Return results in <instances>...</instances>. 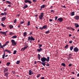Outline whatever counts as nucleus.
<instances>
[{
	"mask_svg": "<svg viewBox=\"0 0 79 79\" xmlns=\"http://www.w3.org/2000/svg\"><path fill=\"white\" fill-rule=\"evenodd\" d=\"M5 52H8L9 54L11 53V51H10V50L6 49H5Z\"/></svg>",
	"mask_w": 79,
	"mask_h": 79,
	"instance_id": "17",
	"label": "nucleus"
},
{
	"mask_svg": "<svg viewBox=\"0 0 79 79\" xmlns=\"http://www.w3.org/2000/svg\"><path fill=\"white\" fill-rule=\"evenodd\" d=\"M38 58H39V60H40V55L39 54H38Z\"/></svg>",
	"mask_w": 79,
	"mask_h": 79,
	"instance_id": "28",
	"label": "nucleus"
},
{
	"mask_svg": "<svg viewBox=\"0 0 79 79\" xmlns=\"http://www.w3.org/2000/svg\"><path fill=\"white\" fill-rule=\"evenodd\" d=\"M45 79V78L44 77H43L40 79Z\"/></svg>",
	"mask_w": 79,
	"mask_h": 79,
	"instance_id": "63",
	"label": "nucleus"
},
{
	"mask_svg": "<svg viewBox=\"0 0 79 79\" xmlns=\"http://www.w3.org/2000/svg\"><path fill=\"white\" fill-rule=\"evenodd\" d=\"M9 27H10V29H12V28H13V26L12 25H9Z\"/></svg>",
	"mask_w": 79,
	"mask_h": 79,
	"instance_id": "27",
	"label": "nucleus"
},
{
	"mask_svg": "<svg viewBox=\"0 0 79 79\" xmlns=\"http://www.w3.org/2000/svg\"><path fill=\"white\" fill-rule=\"evenodd\" d=\"M40 77V76L39 75H37V78H39V77Z\"/></svg>",
	"mask_w": 79,
	"mask_h": 79,
	"instance_id": "62",
	"label": "nucleus"
},
{
	"mask_svg": "<svg viewBox=\"0 0 79 79\" xmlns=\"http://www.w3.org/2000/svg\"><path fill=\"white\" fill-rule=\"evenodd\" d=\"M41 60L42 63H45V61H46L47 62H49L50 61V57H47V59L45 57H42L41 58Z\"/></svg>",
	"mask_w": 79,
	"mask_h": 79,
	"instance_id": "1",
	"label": "nucleus"
},
{
	"mask_svg": "<svg viewBox=\"0 0 79 79\" xmlns=\"http://www.w3.org/2000/svg\"><path fill=\"white\" fill-rule=\"evenodd\" d=\"M24 2L25 3H29L30 4L32 3V2L29 0H25Z\"/></svg>",
	"mask_w": 79,
	"mask_h": 79,
	"instance_id": "7",
	"label": "nucleus"
},
{
	"mask_svg": "<svg viewBox=\"0 0 79 79\" xmlns=\"http://www.w3.org/2000/svg\"><path fill=\"white\" fill-rule=\"evenodd\" d=\"M6 10H7V9H6H6L4 10V11H6Z\"/></svg>",
	"mask_w": 79,
	"mask_h": 79,
	"instance_id": "56",
	"label": "nucleus"
},
{
	"mask_svg": "<svg viewBox=\"0 0 79 79\" xmlns=\"http://www.w3.org/2000/svg\"><path fill=\"white\" fill-rule=\"evenodd\" d=\"M5 54H3V55H2V58H3V59H4L5 58Z\"/></svg>",
	"mask_w": 79,
	"mask_h": 79,
	"instance_id": "41",
	"label": "nucleus"
},
{
	"mask_svg": "<svg viewBox=\"0 0 79 79\" xmlns=\"http://www.w3.org/2000/svg\"><path fill=\"white\" fill-rule=\"evenodd\" d=\"M49 21H50L52 22V21H53V19H49Z\"/></svg>",
	"mask_w": 79,
	"mask_h": 79,
	"instance_id": "61",
	"label": "nucleus"
},
{
	"mask_svg": "<svg viewBox=\"0 0 79 79\" xmlns=\"http://www.w3.org/2000/svg\"><path fill=\"white\" fill-rule=\"evenodd\" d=\"M8 43H9V41H8L6 42V43L7 44H8Z\"/></svg>",
	"mask_w": 79,
	"mask_h": 79,
	"instance_id": "60",
	"label": "nucleus"
},
{
	"mask_svg": "<svg viewBox=\"0 0 79 79\" xmlns=\"http://www.w3.org/2000/svg\"><path fill=\"white\" fill-rule=\"evenodd\" d=\"M23 23H24V22H21L20 23V24H23Z\"/></svg>",
	"mask_w": 79,
	"mask_h": 79,
	"instance_id": "54",
	"label": "nucleus"
},
{
	"mask_svg": "<svg viewBox=\"0 0 79 79\" xmlns=\"http://www.w3.org/2000/svg\"><path fill=\"white\" fill-rule=\"evenodd\" d=\"M12 39H16L17 38V36L16 35H14L11 37Z\"/></svg>",
	"mask_w": 79,
	"mask_h": 79,
	"instance_id": "24",
	"label": "nucleus"
},
{
	"mask_svg": "<svg viewBox=\"0 0 79 79\" xmlns=\"http://www.w3.org/2000/svg\"><path fill=\"white\" fill-rule=\"evenodd\" d=\"M74 26H75L77 28L79 27V25L77 23H74Z\"/></svg>",
	"mask_w": 79,
	"mask_h": 79,
	"instance_id": "20",
	"label": "nucleus"
},
{
	"mask_svg": "<svg viewBox=\"0 0 79 79\" xmlns=\"http://www.w3.org/2000/svg\"><path fill=\"white\" fill-rule=\"evenodd\" d=\"M47 64H46L47 66H50V64H48V62H47Z\"/></svg>",
	"mask_w": 79,
	"mask_h": 79,
	"instance_id": "47",
	"label": "nucleus"
},
{
	"mask_svg": "<svg viewBox=\"0 0 79 79\" xmlns=\"http://www.w3.org/2000/svg\"><path fill=\"white\" fill-rule=\"evenodd\" d=\"M25 50V49L24 48H22L21 51H23V52H24Z\"/></svg>",
	"mask_w": 79,
	"mask_h": 79,
	"instance_id": "34",
	"label": "nucleus"
},
{
	"mask_svg": "<svg viewBox=\"0 0 79 79\" xmlns=\"http://www.w3.org/2000/svg\"><path fill=\"white\" fill-rule=\"evenodd\" d=\"M44 15V13L43 12L41 13V15L39 16V18L40 19H43V16Z\"/></svg>",
	"mask_w": 79,
	"mask_h": 79,
	"instance_id": "5",
	"label": "nucleus"
},
{
	"mask_svg": "<svg viewBox=\"0 0 79 79\" xmlns=\"http://www.w3.org/2000/svg\"><path fill=\"white\" fill-rule=\"evenodd\" d=\"M17 51H16V50H15L14 51V52L13 53V54L14 55H15V54H16V52H17Z\"/></svg>",
	"mask_w": 79,
	"mask_h": 79,
	"instance_id": "38",
	"label": "nucleus"
},
{
	"mask_svg": "<svg viewBox=\"0 0 79 79\" xmlns=\"http://www.w3.org/2000/svg\"><path fill=\"white\" fill-rule=\"evenodd\" d=\"M20 63V60H18L16 62V64H19Z\"/></svg>",
	"mask_w": 79,
	"mask_h": 79,
	"instance_id": "37",
	"label": "nucleus"
},
{
	"mask_svg": "<svg viewBox=\"0 0 79 79\" xmlns=\"http://www.w3.org/2000/svg\"><path fill=\"white\" fill-rule=\"evenodd\" d=\"M28 41H30V43L31 44H32V41H33L34 40H35V39H34V38H33V37L32 36H29L28 37Z\"/></svg>",
	"mask_w": 79,
	"mask_h": 79,
	"instance_id": "3",
	"label": "nucleus"
},
{
	"mask_svg": "<svg viewBox=\"0 0 79 79\" xmlns=\"http://www.w3.org/2000/svg\"><path fill=\"white\" fill-rule=\"evenodd\" d=\"M7 15V13H6V12H4V13H1L0 14V15L1 16L2 15H5H5Z\"/></svg>",
	"mask_w": 79,
	"mask_h": 79,
	"instance_id": "14",
	"label": "nucleus"
},
{
	"mask_svg": "<svg viewBox=\"0 0 79 79\" xmlns=\"http://www.w3.org/2000/svg\"><path fill=\"white\" fill-rule=\"evenodd\" d=\"M30 21H28L27 23V26H29V25H30Z\"/></svg>",
	"mask_w": 79,
	"mask_h": 79,
	"instance_id": "36",
	"label": "nucleus"
},
{
	"mask_svg": "<svg viewBox=\"0 0 79 79\" xmlns=\"http://www.w3.org/2000/svg\"><path fill=\"white\" fill-rule=\"evenodd\" d=\"M50 30H48L47 31L45 32V33L46 34H48V33H50Z\"/></svg>",
	"mask_w": 79,
	"mask_h": 79,
	"instance_id": "31",
	"label": "nucleus"
},
{
	"mask_svg": "<svg viewBox=\"0 0 79 79\" xmlns=\"http://www.w3.org/2000/svg\"><path fill=\"white\" fill-rule=\"evenodd\" d=\"M68 46H69V45L68 44L66 45V46L65 47V48H66L68 47Z\"/></svg>",
	"mask_w": 79,
	"mask_h": 79,
	"instance_id": "44",
	"label": "nucleus"
},
{
	"mask_svg": "<svg viewBox=\"0 0 79 79\" xmlns=\"http://www.w3.org/2000/svg\"><path fill=\"white\" fill-rule=\"evenodd\" d=\"M34 64H37V61H34Z\"/></svg>",
	"mask_w": 79,
	"mask_h": 79,
	"instance_id": "64",
	"label": "nucleus"
},
{
	"mask_svg": "<svg viewBox=\"0 0 79 79\" xmlns=\"http://www.w3.org/2000/svg\"><path fill=\"white\" fill-rule=\"evenodd\" d=\"M71 66H72V64H70L69 65V67Z\"/></svg>",
	"mask_w": 79,
	"mask_h": 79,
	"instance_id": "48",
	"label": "nucleus"
},
{
	"mask_svg": "<svg viewBox=\"0 0 79 79\" xmlns=\"http://www.w3.org/2000/svg\"><path fill=\"white\" fill-rule=\"evenodd\" d=\"M73 55H72V54L71 53H70L69 54V56H68L69 58H72V56Z\"/></svg>",
	"mask_w": 79,
	"mask_h": 79,
	"instance_id": "21",
	"label": "nucleus"
},
{
	"mask_svg": "<svg viewBox=\"0 0 79 79\" xmlns=\"http://www.w3.org/2000/svg\"><path fill=\"white\" fill-rule=\"evenodd\" d=\"M67 58H68V60H70V59H71V58H70L69 57H67Z\"/></svg>",
	"mask_w": 79,
	"mask_h": 79,
	"instance_id": "46",
	"label": "nucleus"
},
{
	"mask_svg": "<svg viewBox=\"0 0 79 79\" xmlns=\"http://www.w3.org/2000/svg\"><path fill=\"white\" fill-rule=\"evenodd\" d=\"M57 21H58V22H60V23H61V22L63 21V19L61 17L57 19Z\"/></svg>",
	"mask_w": 79,
	"mask_h": 79,
	"instance_id": "8",
	"label": "nucleus"
},
{
	"mask_svg": "<svg viewBox=\"0 0 79 79\" xmlns=\"http://www.w3.org/2000/svg\"><path fill=\"white\" fill-rule=\"evenodd\" d=\"M37 63H41V64H43L44 66H45V65H46L45 62H40V61H38Z\"/></svg>",
	"mask_w": 79,
	"mask_h": 79,
	"instance_id": "11",
	"label": "nucleus"
},
{
	"mask_svg": "<svg viewBox=\"0 0 79 79\" xmlns=\"http://www.w3.org/2000/svg\"><path fill=\"white\" fill-rule=\"evenodd\" d=\"M20 27H21V25H19L18 26V27L19 28H20Z\"/></svg>",
	"mask_w": 79,
	"mask_h": 79,
	"instance_id": "55",
	"label": "nucleus"
},
{
	"mask_svg": "<svg viewBox=\"0 0 79 79\" xmlns=\"http://www.w3.org/2000/svg\"><path fill=\"white\" fill-rule=\"evenodd\" d=\"M73 50L75 52H79V49L77 47H75L73 49Z\"/></svg>",
	"mask_w": 79,
	"mask_h": 79,
	"instance_id": "9",
	"label": "nucleus"
},
{
	"mask_svg": "<svg viewBox=\"0 0 79 79\" xmlns=\"http://www.w3.org/2000/svg\"><path fill=\"white\" fill-rule=\"evenodd\" d=\"M5 2H6V4H9V5H11V4H12V3H11V2H10L8 1H5Z\"/></svg>",
	"mask_w": 79,
	"mask_h": 79,
	"instance_id": "13",
	"label": "nucleus"
},
{
	"mask_svg": "<svg viewBox=\"0 0 79 79\" xmlns=\"http://www.w3.org/2000/svg\"><path fill=\"white\" fill-rule=\"evenodd\" d=\"M28 47H29L28 46H27L26 47H25L24 48L25 49V50H26V48H27Z\"/></svg>",
	"mask_w": 79,
	"mask_h": 79,
	"instance_id": "40",
	"label": "nucleus"
},
{
	"mask_svg": "<svg viewBox=\"0 0 79 79\" xmlns=\"http://www.w3.org/2000/svg\"><path fill=\"white\" fill-rule=\"evenodd\" d=\"M51 12L52 13V12H53V13H55V12H54V10H51Z\"/></svg>",
	"mask_w": 79,
	"mask_h": 79,
	"instance_id": "53",
	"label": "nucleus"
},
{
	"mask_svg": "<svg viewBox=\"0 0 79 79\" xmlns=\"http://www.w3.org/2000/svg\"><path fill=\"white\" fill-rule=\"evenodd\" d=\"M8 74H9V73H8V72H7L5 73L4 76H6V77L8 78Z\"/></svg>",
	"mask_w": 79,
	"mask_h": 79,
	"instance_id": "19",
	"label": "nucleus"
},
{
	"mask_svg": "<svg viewBox=\"0 0 79 79\" xmlns=\"http://www.w3.org/2000/svg\"><path fill=\"white\" fill-rule=\"evenodd\" d=\"M74 11H73L71 13V15L72 16H74Z\"/></svg>",
	"mask_w": 79,
	"mask_h": 79,
	"instance_id": "29",
	"label": "nucleus"
},
{
	"mask_svg": "<svg viewBox=\"0 0 79 79\" xmlns=\"http://www.w3.org/2000/svg\"><path fill=\"white\" fill-rule=\"evenodd\" d=\"M62 7H63V8H66V6H62Z\"/></svg>",
	"mask_w": 79,
	"mask_h": 79,
	"instance_id": "52",
	"label": "nucleus"
},
{
	"mask_svg": "<svg viewBox=\"0 0 79 79\" xmlns=\"http://www.w3.org/2000/svg\"><path fill=\"white\" fill-rule=\"evenodd\" d=\"M70 29H72L73 31H75V29L73 28V27H71Z\"/></svg>",
	"mask_w": 79,
	"mask_h": 79,
	"instance_id": "45",
	"label": "nucleus"
},
{
	"mask_svg": "<svg viewBox=\"0 0 79 79\" xmlns=\"http://www.w3.org/2000/svg\"><path fill=\"white\" fill-rule=\"evenodd\" d=\"M4 69L6 71H8V69L6 68H5Z\"/></svg>",
	"mask_w": 79,
	"mask_h": 79,
	"instance_id": "49",
	"label": "nucleus"
},
{
	"mask_svg": "<svg viewBox=\"0 0 79 79\" xmlns=\"http://www.w3.org/2000/svg\"><path fill=\"white\" fill-rule=\"evenodd\" d=\"M40 29L41 30H44V28H43V27H40Z\"/></svg>",
	"mask_w": 79,
	"mask_h": 79,
	"instance_id": "42",
	"label": "nucleus"
},
{
	"mask_svg": "<svg viewBox=\"0 0 79 79\" xmlns=\"http://www.w3.org/2000/svg\"><path fill=\"white\" fill-rule=\"evenodd\" d=\"M73 46H71L70 48V49L71 50V51H72V50H73Z\"/></svg>",
	"mask_w": 79,
	"mask_h": 79,
	"instance_id": "35",
	"label": "nucleus"
},
{
	"mask_svg": "<svg viewBox=\"0 0 79 79\" xmlns=\"http://www.w3.org/2000/svg\"><path fill=\"white\" fill-rule=\"evenodd\" d=\"M0 48H2V49H3V50H4V48H3V46H2V44H1V43L0 42Z\"/></svg>",
	"mask_w": 79,
	"mask_h": 79,
	"instance_id": "22",
	"label": "nucleus"
},
{
	"mask_svg": "<svg viewBox=\"0 0 79 79\" xmlns=\"http://www.w3.org/2000/svg\"><path fill=\"white\" fill-rule=\"evenodd\" d=\"M10 62H8L6 64V65L8 66H9L10 65Z\"/></svg>",
	"mask_w": 79,
	"mask_h": 79,
	"instance_id": "39",
	"label": "nucleus"
},
{
	"mask_svg": "<svg viewBox=\"0 0 79 79\" xmlns=\"http://www.w3.org/2000/svg\"><path fill=\"white\" fill-rule=\"evenodd\" d=\"M57 19H58V17L57 16L55 17V20L56 21V20H57Z\"/></svg>",
	"mask_w": 79,
	"mask_h": 79,
	"instance_id": "43",
	"label": "nucleus"
},
{
	"mask_svg": "<svg viewBox=\"0 0 79 79\" xmlns=\"http://www.w3.org/2000/svg\"><path fill=\"white\" fill-rule=\"evenodd\" d=\"M28 7V6L27 5H26L25 6H24L23 8V9H26V8H27Z\"/></svg>",
	"mask_w": 79,
	"mask_h": 79,
	"instance_id": "25",
	"label": "nucleus"
},
{
	"mask_svg": "<svg viewBox=\"0 0 79 79\" xmlns=\"http://www.w3.org/2000/svg\"><path fill=\"white\" fill-rule=\"evenodd\" d=\"M29 75H32V74H34V73H33V71H31V70H29Z\"/></svg>",
	"mask_w": 79,
	"mask_h": 79,
	"instance_id": "12",
	"label": "nucleus"
},
{
	"mask_svg": "<svg viewBox=\"0 0 79 79\" xmlns=\"http://www.w3.org/2000/svg\"><path fill=\"white\" fill-rule=\"evenodd\" d=\"M45 6H46L45 5H43L41 6V8H44L45 7Z\"/></svg>",
	"mask_w": 79,
	"mask_h": 79,
	"instance_id": "30",
	"label": "nucleus"
},
{
	"mask_svg": "<svg viewBox=\"0 0 79 79\" xmlns=\"http://www.w3.org/2000/svg\"><path fill=\"white\" fill-rule=\"evenodd\" d=\"M61 65L64 66V67H65V66H66V64L64 63H62L61 64Z\"/></svg>",
	"mask_w": 79,
	"mask_h": 79,
	"instance_id": "26",
	"label": "nucleus"
},
{
	"mask_svg": "<svg viewBox=\"0 0 79 79\" xmlns=\"http://www.w3.org/2000/svg\"><path fill=\"white\" fill-rule=\"evenodd\" d=\"M1 25L2 26V27H6V25H4V24H3L1 23Z\"/></svg>",
	"mask_w": 79,
	"mask_h": 79,
	"instance_id": "33",
	"label": "nucleus"
},
{
	"mask_svg": "<svg viewBox=\"0 0 79 79\" xmlns=\"http://www.w3.org/2000/svg\"><path fill=\"white\" fill-rule=\"evenodd\" d=\"M11 42H12V46H15V45H16V43L14 40H11Z\"/></svg>",
	"mask_w": 79,
	"mask_h": 79,
	"instance_id": "4",
	"label": "nucleus"
},
{
	"mask_svg": "<svg viewBox=\"0 0 79 79\" xmlns=\"http://www.w3.org/2000/svg\"><path fill=\"white\" fill-rule=\"evenodd\" d=\"M67 29H71V27H68L67 28Z\"/></svg>",
	"mask_w": 79,
	"mask_h": 79,
	"instance_id": "59",
	"label": "nucleus"
},
{
	"mask_svg": "<svg viewBox=\"0 0 79 79\" xmlns=\"http://www.w3.org/2000/svg\"><path fill=\"white\" fill-rule=\"evenodd\" d=\"M5 52H8L9 54L11 53V51H10V50L6 49H5Z\"/></svg>",
	"mask_w": 79,
	"mask_h": 79,
	"instance_id": "16",
	"label": "nucleus"
},
{
	"mask_svg": "<svg viewBox=\"0 0 79 79\" xmlns=\"http://www.w3.org/2000/svg\"><path fill=\"white\" fill-rule=\"evenodd\" d=\"M32 1L33 2H37V0H33Z\"/></svg>",
	"mask_w": 79,
	"mask_h": 79,
	"instance_id": "50",
	"label": "nucleus"
},
{
	"mask_svg": "<svg viewBox=\"0 0 79 79\" xmlns=\"http://www.w3.org/2000/svg\"><path fill=\"white\" fill-rule=\"evenodd\" d=\"M29 35H31V34H32V32H31L30 33V34H29Z\"/></svg>",
	"mask_w": 79,
	"mask_h": 79,
	"instance_id": "57",
	"label": "nucleus"
},
{
	"mask_svg": "<svg viewBox=\"0 0 79 79\" xmlns=\"http://www.w3.org/2000/svg\"><path fill=\"white\" fill-rule=\"evenodd\" d=\"M72 42H73V41H70L69 42V44H72Z\"/></svg>",
	"mask_w": 79,
	"mask_h": 79,
	"instance_id": "58",
	"label": "nucleus"
},
{
	"mask_svg": "<svg viewBox=\"0 0 79 79\" xmlns=\"http://www.w3.org/2000/svg\"><path fill=\"white\" fill-rule=\"evenodd\" d=\"M7 32L8 31H6V32L0 31V34H3V35H4L5 36H6V33H7Z\"/></svg>",
	"mask_w": 79,
	"mask_h": 79,
	"instance_id": "6",
	"label": "nucleus"
},
{
	"mask_svg": "<svg viewBox=\"0 0 79 79\" xmlns=\"http://www.w3.org/2000/svg\"><path fill=\"white\" fill-rule=\"evenodd\" d=\"M6 19V17H5L2 18L1 19V21H5Z\"/></svg>",
	"mask_w": 79,
	"mask_h": 79,
	"instance_id": "15",
	"label": "nucleus"
},
{
	"mask_svg": "<svg viewBox=\"0 0 79 79\" xmlns=\"http://www.w3.org/2000/svg\"><path fill=\"white\" fill-rule=\"evenodd\" d=\"M43 27L44 29H47V25H44L43 26Z\"/></svg>",
	"mask_w": 79,
	"mask_h": 79,
	"instance_id": "18",
	"label": "nucleus"
},
{
	"mask_svg": "<svg viewBox=\"0 0 79 79\" xmlns=\"http://www.w3.org/2000/svg\"><path fill=\"white\" fill-rule=\"evenodd\" d=\"M38 46H39V48L40 49H38L36 50V51L38 52H40L41 51H42L43 49L41 48L42 47V44H38Z\"/></svg>",
	"mask_w": 79,
	"mask_h": 79,
	"instance_id": "2",
	"label": "nucleus"
},
{
	"mask_svg": "<svg viewBox=\"0 0 79 79\" xmlns=\"http://www.w3.org/2000/svg\"><path fill=\"white\" fill-rule=\"evenodd\" d=\"M9 35H13L14 34V33H13V32H10L9 33Z\"/></svg>",
	"mask_w": 79,
	"mask_h": 79,
	"instance_id": "32",
	"label": "nucleus"
},
{
	"mask_svg": "<svg viewBox=\"0 0 79 79\" xmlns=\"http://www.w3.org/2000/svg\"><path fill=\"white\" fill-rule=\"evenodd\" d=\"M14 23H16V19H15L14 21Z\"/></svg>",
	"mask_w": 79,
	"mask_h": 79,
	"instance_id": "51",
	"label": "nucleus"
},
{
	"mask_svg": "<svg viewBox=\"0 0 79 79\" xmlns=\"http://www.w3.org/2000/svg\"><path fill=\"white\" fill-rule=\"evenodd\" d=\"M74 19H75V20H78L79 19V16L78 15H76L74 17Z\"/></svg>",
	"mask_w": 79,
	"mask_h": 79,
	"instance_id": "10",
	"label": "nucleus"
},
{
	"mask_svg": "<svg viewBox=\"0 0 79 79\" xmlns=\"http://www.w3.org/2000/svg\"><path fill=\"white\" fill-rule=\"evenodd\" d=\"M27 35V32H25L23 33V36L24 37H26Z\"/></svg>",
	"mask_w": 79,
	"mask_h": 79,
	"instance_id": "23",
	"label": "nucleus"
}]
</instances>
